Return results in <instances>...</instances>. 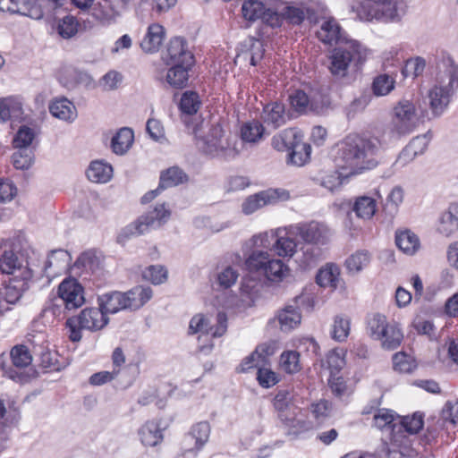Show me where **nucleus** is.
Segmentation results:
<instances>
[{"label":"nucleus","instance_id":"f257e3e1","mask_svg":"<svg viewBox=\"0 0 458 458\" xmlns=\"http://www.w3.org/2000/svg\"><path fill=\"white\" fill-rule=\"evenodd\" d=\"M380 148V142L376 138L366 139L360 136H348L341 144L340 165L343 168L349 169L350 174H357L365 169H370L377 165L374 156Z\"/></svg>","mask_w":458,"mask_h":458},{"label":"nucleus","instance_id":"f03ea898","mask_svg":"<svg viewBox=\"0 0 458 458\" xmlns=\"http://www.w3.org/2000/svg\"><path fill=\"white\" fill-rule=\"evenodd\" d=\"M437 67L436 85L428 92L429 106L436 115L444 112L458 89V66L450 56L443 57Z\"/></svg>","mask_w":458,"mask_h":458},{"label":"nucleus","instance_id":"7ed1b4c3","mask_svg":"<svg viewBox=\"0 0 458 458\" xmlns=\"http://www.w3.org/2000/svg\"><path fill=\"white\" fill-rule=\"evenodd\" d=\"M369 50L359 41L346 40L345 44L335 47L330 56V72L336 78L348 76L352 65L360 68L366 61Z\"/></svg>","mask_w":458,"mask_h":458},{"label":"nucleus","instance_id":"20e7f679","mask_svg":"<svg viewBox=\"0 0 458 458\" xmlns=\"http://www.w3.org/2000/svg\"><path fill=\"white\" fill-rule=\"evenodd\" d=\"M242 142L235 136L224 139V131L220 124L212 126L202 140V154L225 160L235 158L241 152Z\"/></svg>","mask_w":458,"mask_h":458},{"label":"nucleus","instance_id":"39448f33","mask_svg":"<svg viewBox=\"0 0 458 458\" xmlns=\"http://www.w3.org/2000/svg\"><path fill=\"white\" fill-rule=\"evenodd\" d=\"M109 323L108 316L98 306L85 308L78 316H73L66 320V327L69 330V338L72 342H80L81 330L96 332L103 329Z\"/></svg>","mask_w":458,"mask_h":458},{"label":"nucleus","instance_id":"423d86ee","mask_svg":"<svg viewBox=\"0 0 458 458\" xmlns=\"http://www.w3.org/2000/svg\"><path fill=\"white\" fill-rule=\"evenodd\" d=\"M368 331L371 338L379 341L385 350H394L400 346L403 331L396 322H388L385 315L373 314L368 321Z\"/></svg>","mask_w":458,"mask_h":458},{"label":"nucleus","instance_id":"0eeeda50","mask_svg":"<svg viewBox=\"0 0 458 458\" xmlns=\"http://www.w3.org/2000/svg\"><path fill=\"white\" fill-rule=\"evenodd\" d=\"M30 348L24 344L13 347L10 352L12 365L8 366L4 362L1 364L4 375L20 384L29 382L35 373L29 369L33 360Z\"/></svg>","mask_w":458,"mask_h":458},{"label":"nucleus","instance_id":"6e6552de","mask_svg":"<svg viewBox=\"0 0 458 458\" xmlns=\"http://www.w3.org/2000/svg\"><path fill=\"white\" fill-rule=\"evenodd\" d=\"M417 110L409 99H401L392 111L389 133L393 138H400L411 133L417 125Z\"/></svg>","mask_w":458,"mask_h":458},{"label":"nucleus","instance_id":"1a4fd4ad","mask_svg":"<svg viewBox=\"0 0 458 458\" xmlns=\"http://www.w3.org/2000/svg\"><path fill=\"white\" fill-rule=\"evenodd\" d=\"M57 297L48 308L53 315L60 314V307L65 310H76L85 302L84 289L75 278H66L58 286Z\"/></svg>","mask_w":458,"mask_h":458},{"label":"nucleus","instance_id":"9d476101","mask_svg":"<svg viewBox=\"0 0 458 458\" xmlns=\"http://www.w3.org/2000/svg\"><path fill=\"white\" fill-rule=\"evenodd\" d=\"M171 216V211L165 203L156 205L154 208L141 215L134 224L126 228L131 235H141L150 230L163 226Z\"/></svg>","mask_w":458,"mask_h":458},{"label":"nucleus","instance_id":"9b49d317","mask_svg":"<svg viewBox=\"0 0 458 458\" xmlns=\"http://www.w3.org/2000/svg\"><path fill=\"white\" fill-rule=\"evenodd\" d=\"M22 277L12 276L0 284V296L8 304L16 303L33 283L31 269L21 270Z\"/></svg>","mask_w":458,"mask_h":458},{"label":"nucleus","instance_id":"f8f14e48","mask_svg":"<svg viewBox=\"0 0 458 458\" xmlns=\"http://www.w3.org/2000/svg\"><path fill=\"white\" fill-rule=\"evenodd\" d=\"M289 192L284 190L269 189L251 195L242 205L244 214L250 215L266 205L276 203L278 200H287Z\"/></svg>","mask_w":458,"mask_h":458},{"label":"nucleus","instance_id":"ddd939ff","mask_svg":"<svg viewBox=\"0 0 458 458\" xmlns=\"http://www.w3.org/2000/svg\"><path fill=\"white\" fill-rule=\"evenodd\" d=\"M359 20L362 21H392L397 16V12L383 8L373 0H362L356 6H352Z\"/></svg>","mask_w":458,"mask_h":458},{"label":"nucleus","instance_id":"4468645a","mask_svg":"<svg viewBox=\"0 0 458 458\" xmlns=\"http://www.w3.org/2000/svg\"><path fill=\"white\" fill-rule=\"evenodd\" d=\"M167 70L157 72L156 79L165 87L179 89L187 86L189 71L192 66L184 64H171Z\"/></svg>","mask_w":458,"mask_h":458},{"label":"nucleus","instance_id":"2eb2a0df","mask_svg":"<svg viewBox=\"0 0 458 458\" xmlns=\"http://www.w3.org/2000/svg\"><path fill=\"white\" fill-rule=\"evenodd\" d=\"M373 422L377 428L388 433L389 438L392 437L393 446L398 445L399 438L403 437L402 425L397 423L398 418L394 416L392 411L377 410L373 416Z\"/></svg>","mask_w":458,"mask_h":458},{"label":"nucleus","instance_id":"dca6fc26","mask_svg":"<svg viewBox=\"0 0 458 458\" xmlns=\"http://www.w3.org/2000/svg\"><path fill=\"white\" fill-rule=\"evenodd\" d=\"M167 55L163 57L166 64H184L187 66L194 64V55L189 50L188 43L182 37H174L167 46Z\"/></svg>","mask_w":458,"mask_h":458},{"label":"nucleus","instance_id":"f3484780","mask_svg":"<svg viewBox=\"0 0 458 458\" xmlns=\"http://www.w3.org/2000/svg\"><path fill=\"white\" fill-rule=\"evenodd\" d=\"M71 259L70 253L65 250H51L44 265V273L47 279L49 280L50 277L60 276L63 272H65Z\"/></svg>","mask_w":458,"mask_h":458},{"label":"nucleus","instance_id":"a211bd4d","mask_svg":"<svg viewBox=\"0 0 458 458\" xmlns=\"http://www.w3.org/2000/svg\"><path fill=\"white\" fill-rule=\"evenodd\" d=\"M318 10L306 3L295 4L283 7L282 13L292 24L299 25L305 19L310 22H317L318 13Z\"/></svg>","mask_w":458,"mask_h":458},{"label":"nucleus","instance_id":"6ab92c4d","mask_svg":"<svg viewBox=\"0 0 458 458\" xmlns=\"http://www.w3.org/2000/svg\"><path fill=\"white\" fill-rule=\"evenodd\" d=\"M273 251L282 258H292L297 251L295 233L286 229L276 230Z\"/></svg>","mask_w":458,"mask_h":458},{"label":"nucleus","instance_id":"aec40b11","mask_svg":"<svg viewBox=\"0 0 458 458\" xmlns=\"http://www.w3.org/2000/svg\"><path fill=\"white\" fill-rule=\"evenodd\" d=\"M97 302L106 316L128 310L123 292L111 291L105 293L98 296Z\"/></svg>","mask_w":458,"mask_h":458},{"label":"nucleus","instance_id":"412c9836","mask_svg":"<svg viewBox=\"0 0 458 458\" xmlns=\"http://www.w3.org/2000/svg\"><path fill=\"white\" fill-rule=\"evenodd\" d=\"M297 233L308 243L325 244L328 240V229L327 226L314 221L298 226Z\"/></svg>","mask_w":458,"mask_h":458},{"label":"nucleus","instance_id":"4be33fe9","mask_svg":"<svg viewBox=\"0 0 458 458\" xmlns=\"http://www.w3.org/2000/svg\"><path fill=\"white\" fill-rule=\"evenodd\" d=\"M317 36L320 41L328 45L337 43L345 44V41L349 40L342 35L340 25L333 18L327 19L322 22L319 30L317 32Z\"/></svg>","mask_w":458,"mask_h":458},{"label":"nucleus","instance_id":"5701e85b","mask_svg":"<svg viewBox=\"0 0 458 458\" xmlns=\"http://www.w3.org/2000/svg\"><path fill=\"white\" fill-rule=\"evenodd\" d=\"M165 31L159 23H152L148 27L147 32L140 42V47L145 53H156L165 38Z\"/></svg>","mask_w":458,"mask_h":458},{"label":"nucleus","instance_id":"b1692460","mask_svg":"<svg viewBox=\"0 0 458 458\" xmlns=\"http://www.w3.org/2000/svg\"><path fill=\"white\" fill-rule=\"evenodd\" d=\"M429 142V138L424 134L413 138L410 143L399 154L396 163L404 165L415 158L416 156L422 154Z\"/></svg>","mask_w":458,"mask_h":458},{"label":"nucleus","instance_id":"393cba45","mask_svg":"<svg viewBox=\"0 0 458 458\" xmlns=\"http://www.w3.org/2000/svg\"><path fill=\"white\" fill-rule=\"evenodd\" d=\"M262 119L264 123L271 125L274 129L283 126L287 121L285 106L279 102L267 104L263 108Z\"/></svg>","mask_w":458,"mask_h":458},{"label":"nucleus","instance_id":"a878e982","mask_svg":"<svg viewBox=\"0 0 458 458\" xmlns=\"http://www.w3.org/2000/svg\"><path fill=\"white\" fill-rule=\"evenodd\" d=\"M395 244L403 253L409 256L414 255L420 248V238L410 229L395 232Z\"/></svg>","mask_w":458,"mask_h":458},{"label":"nucleus","instance_id":"bb28decb","mask_svg":"<svg viewBox=\"0 0 458 458\" xmlns=\"http://www.w3.org/2000/svg\"><path fill=\"white\" fill-rule=\"evenodd\" d=\"M126 298L127 308L137 310L144 306L153 296V291L148 286L137 285L127 292H123Z\"/></svg>","mask_w":458,"mask_h":458},{"label":"nucleus","instance_id":"cd10ccee","mask_svg":"<svg viewBox=\"0 0 458 458\" xmlns=\"http://www.w3.org/2000/svg\"><path fill=\"white\" fill-rule=\"evenodd\" d=\"M30 269L13 250H4L0 257V270L3 274L22 277L21 270Z\"/></svg>","mask_w":458,"mask_h":458},{"label":"nucleus","instance_id":"c85d7f7f","mask_svg":"<svg viewBox=\"0 0 458 458\" xmlns=\"http://www.w3.org/2000/svg\"><path fill=\"white\" fill-rule=\"evenodd\" d=\"M87 177L97 183H106L113 176V166L103 160L92 161L87 169Z\"/></svg>","mask_w":458,"mask_h":458},{"label":"nucleus","instance_id":"c756f323","mask_svg":"<svg viewBox=\"0 0 458 458\" xmlns=\"http://www.w3.org/2000/svg\"><path fill=\"white\" fill-rule=\"evenodd\" d=\"M49 112L53 116L64 121H73L77 116L74 105L66 98L53 100L49 105Z\"/></svg>","mask_w":458,"mask_h":458},{"label":"nucleus","instance_id":"7c9ffc66","mask_svg":"<svg viewBox=\"0 0 458 458\" xmlns=\"http://www.w3.org/2000/svg\"><path fill=\"white\" fill-rule=\"evenodd\" d=\"M141 443L146 446H156L163 440V434L158 422L147 421L139 429Z\"/></svg>","mask_w":458,"mask_h":458},{"label":"nucleus","instance_id":"2f4dec72","mask_svg":"<svg viewBox=\"0 0 458 458\" xmlns=\"http://www.w3.org/2000/svg\"><path fill=\"white\" fill-rule=\"evenodd\" d=\"M134 140V133L131 128H121L111 140V148L114 154L124 155L131 147Z\"/></svg>","mask_w":458,"mask_h":458},{"label":"nucleus","instance_id":"473e14b6","mask_svg":"<svg viewBox=\"0 0 458 458\" xmlns=\"http://www.w3.org/2000/svg\"><path fill=\"white\" fill-rule=\"evenodd\" d=\"M277 319L282 331H290L301 324V315L294 305H287L277 314Z\"/></svg>","mask_w":458,"mask_h":458},{"label":"nucleus","instance_id":"72a5a7b5","mask_svg":"<svg viewBox=\"0 0 458 458\" xmlns=\"http://www.w3.org/2000/svg\"><path fill=\"white\" fill-rule=\"evenodd\" d=\"M311 148L302 141V136L297 138L296 142L290 148L288 161L297 166L305 165L310 158Z\"/></svg>","mask_w":458,"mask_h":458},{"label":"nucleus","instance_id":"f704fd0d","mask_svg":"<svg viewBox=\"0 0 458 458\" xmlns=\"http://www.w3.org/2000/svg\"><path fill=\"white\" fill-rule=\"evenodd\" d=\"M299 136L300 132L295 129H285L272 138L271 145L277 151H290V148L296 142Z\"/></svg>","mask_w":458,"mask_h":458},{"label":"nucleus","instance_id":"c9c22d12","mask_svg":"<svg viewBox=\"0 0 458 458\" xmlns=\"http://www.w3.org/2000/svg\"><path fill=\"white\" fill-rule=\"evenodd\" d=\"M12 13H17L35 20L42 18L43 13L34 0H12Z\"/></svg>","mask_w":458,"mask_h":458},{"label":"nucleus","instance_id":"e433bc0d","mask_svg":"<svg viewBox=\"0 0 458 458\" xmlns=\"http://www.w3.org/2000/svg\"><path fill=\"white\" fill-rule=\"evenodd\" d=\"M340 269L335 264H327L324 267L320 268L317 276L316 282L322 287L336 288L339 280Z\"/></svg>","mask_w":458,"mask_h":458},{"label":"nucleus","instance_id":"4c0bfd02","mask_svg":"<svg viewBox=\"0 0 458 458\" xmlns=\"http://www.w3.org/2000/svg\"><path fill=\"white\" fill-rule=\"evenodd\" d=\"M388 444L386 439H383L382 452L385 453L387 458H409L408 453L410 450L409 439L405 435L400 437L398 445L393 446L392 437L389 438Z\"/></svg>","mask_w":458,"mask_h":458},{"label":"nucleus","instance_id":"58836bf2","mask_svg":"<svg viewBox=\"0 0 458 458\" xmlns=\"http://www.w3.org/2000/svg\"><path fill=\"white\" fill-rule=\"evenodd\" d=\"M200 428L194 426L192 430L184 437L185 450L177 458H197L199 445H200Z\"/></svg>","mask_w":458,"mask_h":458},{"label":"nucleus","instance_id":"ea45409f","mask_svg":"<svg viewBox=\"0 0 458 458\" xmlns=\"http://www.w3.org/2000/svg\"><path fill=\"white\" fill-rule=\"evenodd\" d=\"M265 128L259 121L252 120L242 125L241 138L242 141L256 143L259 141L264 134Z\"/></svg>","mask_w":458,"mask_h":458},{"label":"nucleus","instance_id":"a19ab883","mask_svg":"<svg viewBox=\"0 0 458 458\" xmlns=\"http://www.w3.org/2000/svg\"><path fill=\"white\" fill-rule=\"evenodd\" d=\"M227 329V317L225 313L219 312L216 317V326L211 325L208 319L202 318V335H210L212 337L222 336Z\"/></svg>","mask_w":458,"mask_h":458},{"label":"nucleus","instance_id":"79ce46f5","mask_svg":"<svg viewBox=\"0 0 458 458\" xmlns=\"http://www.w3.org/2000/svg\"><path fill=\"white\" fill-rule=\"evenodd\" d=\"M186 179L187 175L182 169L177 166H173L161 173L159 188L165 190L169 187L176 186L182 183Z\"/></svg>","mask_w":458,"mask_h":458},{"label":"nucleus","instance_id":"37998d69","mask_svg":"<svg viewBox=\"0 0 458 458\" xmlns=\"http://www.w3.org/2000/svg\"><path fill=\"white\" fill-rule=\"evenodd\" d=\"M72 269L80 273L95 274L99 269V260L94 253L87 251L79 256Z\"/></svg>","mask_w":458,"mask_h":458},{"label":"nucleus","instance_id":"c03bdc74","mask_svg":"<svg viewBox=\"0 0 458 458\" xmlns=\"http://www.w3.org/2000/svg\"><path fill=\"white\" fill-rule=\"evenodd\" d=\"M289 267L278 259H270L266 268L265 276L272 282H281L289 275Z\"/></svg>","mask_w":458,"mask_h":458},{"label":"nucleus","instance_id":"a18cd8bd","mask_svg":"<svg viewBox=\"0 0 458 458\" xmlns=\"http://www.w3.org/2000/svg\"><path fill=\"white\" fill-rule=\"evenodd\" d=\"M179 108L182 114L192 115L197 114L200 108V98L199 94L193 90H187L182 93Z\"/></svg>","mask_w":458,"mask_h":458},{"label":"nucleus","instance_id":"49530a36","mask_svg":"<svg viewBox=\"0 0 458 458\" xmlns=\"http://www.w3.org/2000/svg\"><path fill=\"white\" fill-rule=\"evenodd\" d=\"M353 211L358 217L369 219L376 212V200L368 196L359 197L353 205Z\"/></svg>","mask_w":458,"mask_h":458},{"label":"nucleus","instance_id":"de8ad7c7","mask_svg":"<svg viewBox=\"0 0 458 458\" xmlns=\"http://www.w3.org/2000/svg\"><path fill=\"white\" fill-rule=\"evenodd\" d=\"M267 7L259 0H245L242 6L243 17L250 21L262 18Z\"/></svg>","mask_w":458,"mask_h":458},{"label":"nucleus","instance_id":"09e8293b","mask_svg":"<svg viewBox=\"0 0 458 458\" xmlns=\"http://www.w3.org/2000/svg\"><path fill=\"white\" fill-rule=\"evenodd\" d=\"M291 106L299 114H306L315 110L313 103L308 95L302 90H296L289 96Z\"/></svg>","mask_w":458,"mask_h":458},{"label":"nucleus","instance_id":"8fccbe9b","mask_svg":"<svg viewBox=\"0 0 458 458\" xmlns=\"http://www.w3.org/2000/svg\"><path fill=\"white\" fill-rule=\"evenodd\" d=\"M270 256L267 251L253 250L246 259V266L251 271L262 272L265 274Z\"/></svg>","mask_w":458,"mask_h":458},{"label":"nucleus","instance_id":"3c124183","mask_svg":"<svg viewBox=\"0 0 458 458\" xmlns=\"http://www.w3.org/2000/svg\"><path fill=\"white\" fill-rule=\"evenodd\" d=\"M395 81L388 74L377 75L372 82V90L376 96H386L394 89Z\"/></svg>","mask_w":458,"mask_h":458},{"label":"nucleus","instance_id":"603ef678","mask_svg":"<svg viewBox=\"0 0 458 458\" xmlns=\"http://www.w3.org/2000/svg\"><path fill=\"white\" fill-rule=\"evenodd\" d=\"M12 159L16 169L27 170L34 163V152L30 148H21L13 154Z\"/></svg>","mask_w":458,"mask_h":458},{"label":"nucleus","instance_id":"864d4df0","mask_svg":"<svg viewBox=\"0 0 458 458\" xmlns=\"http://www.w3.org/2000/svg\"><path fill=\"white\" fill-rule=\"evenodd\" d=\"M399 425H402V434H403V430L408 432L409 434H416L418 433L423 427V416L421 413L415 412L412 415H408L403 417L402 419L398 418Z\"/></svg>","mask_w":458,"mask_h":458},{"label":"nucleus","instance_id":"5fc2aeb1","mask_svg":"<svg viewBox=\"0 0 458 458\" xmlns=\"http://www.w3.org/2000/svg\"><path fill=\"white\" fill-rule=\"evenodd\" d=\"M278 348L276 341L271 340L257 346L254 354L257 356L256 365L266 366L270 356L274 355Z\"/></svg>","mask_w":458,"mask_h":458},{"label":"nucleus","instance_id":"6e6d98bb","mask_svg":"<svg viewBox=\"0 0 458 458\" xmlns=\"http://www.w3.org/2000/svg\"><path fill=\"white\" fill-rule=\"evenodd\" d=\"M280 366L289 374L301 370L299 352L296 351L284 352L280 356Z\"/></svg>","mask_w":458,"mask_h":458},{"label":"nucleus","instance_id":"4d7b16f0","mask_svg":"<svg viewBox=\"0 0 458 458\" xmlns=\"http://www.w3.org/2000/svg\"><path fill=\"white\" fill-rule=\"evenodd\" d=\"M369 262V254L367 251H357L345 260L347 270L352 274L360 272Z\"/></svg>","mask_w":458,"mask_h":458},{"label":"nucleus","instance_id":"13d9d810","mask_svg":"<svg viewBox=\"0 0 458 458\" xmlns=\"http://www.w3.org/2000/svg\"><path fill=\"white\" fill-rule=\"evenodd\" d=\"M79 22L72 15H66L61 19L57 25L58 34L63 38H71L78 32Z\"/></svg>","mask_w":458,"mask_h":458},{"label":"nucleus","instance_id":"bf43d9fd","mask_svg":"<svg viewBox=\"0 0 458 458\" xmlns=\"http://www.w3.org/2000/svg\"><path fill=\"white\" fill-rule=\"evenodd\" d=\"M350 334V320L347 318L336 316L332 329V338L337 342L344 341Z\"/></svg>","mask_w":458,"mask_h":458},{"label":"nucleus","instance_id":"052dcab7","mask_svg":"<svg viewBox=\"0 0 458 458\" xmlns=\"http://www.w3.org/2000/svg\"><path fill=\"white\" fill-rule=\"evenodd\" d=\"M143 277L150 281L153 284H161L167 279V270L163 266H149L143 272Z\"/></svg>","mask_w":458,"mask_h":458},{"label":"nucleus","instance_id":"680f3d73","mask_svg":"<svg viewBox=\"0 0 458 458\" xmlns=\"http://www.w3.org/2000/svg\"><path fill=\"white\" fill-rule=\"evenodd\" d=\"M34 356L39 359L40 365L42 367L55 370L58 369V367L55 365L56 354L50 352L48 345L46 347L37 345L34 351Z\"/></svg>","mask_w":458,"mask_h":458},{"label":"nucleus","instance_id":"e2e57ef3","mask_svg":"<svg viewBox=\"0 0 458 458\" xmlns=\"http://www.w3.org/2000/svg\"><path fill=\"white\" fill-rule=\"evenodd\" d=\"M35 138L34 131L28 126H21L13 138V146L16 148H29Z\"/></svg>","mask_w":458,"mask_h":458},{"label":"nucleus","instance_id":"0e129e2a","mask_svg":"<svg viewBox=\"0 0 458 458\" xmlns=\"http://www.w3.org/2000/svg\"><path fill=\"white\" fill-rule=\"evenodd\" d=\"M426 66V62L421 57H416L406 61L404 67L403 68V74L404 77L416 78L422 74Z\"/></svg>","mask_w":458,"mask_h":458},{"label":"nucleus","instance_id":"69168bd1","mask_svg":"<svg viewBox=\"0 0 458 458\" xmlns=\"http://www.w3.org/2000/svg\"><path fill=\"white\" fill-rule=\"evenodd\" d=\"M437 230L441 234L448 237L458 230V222L446 210L440 217Z\"/></svg>","mask_w":458,"mask_h":458},{"label":"nucleus","instance_id":"338daca9","mask_svg":"<svg viewBox=\"0 0 458 458\" xmlns=\"http://www.w3.org/2000/svg\"><path fill=\"white\" fill-rule=\"evenodd\" d=\"M344 355L345 352L343 349L333 350L327 354V361L332 371L338 372L344 367Z\"/></svg>","mask_w":458,"mask_h":458},{"label":"nucleus","instance_id":"774afa93","mask_svg":"<svg viewBox=\"0 0 458 458\" xmlns=\"http://www.w3.org/2000/svg\"><path fill=\"white\" fill-rule=\"evenodd\" d=\"M442 419L453 425L458 424V400L447 402L442 410Z\"/></svg>","mask_w":458,"mask_h":458}]
</instances>
